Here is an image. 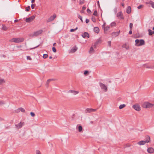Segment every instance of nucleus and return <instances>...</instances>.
Listing matches in <instances>:
<instances>
[{
	"label": "nucleus",
	"instance_id": "1",
	"mask_svg": "<svg viewBox=\"0 0 154 154\" xmlns=\"http://www.w3.org/2000/svg\"><path fill=\"white\" fill-rule=\"evenodd\" d=\"M24 39L22 38H13L10 41L11 42H14L15 43H19L23 42L24 41Z\"/></svg>",
	"mask_w": 154,
	"mask_h": 154
},
{
	"label": "nucleus",
	"instance_id": "2",
	"mask_svg": "<svg viewBox=\"0 0 154 154\" xmlns=\"http://www.w3.org/2000/svg\"><path fill=\"white\" fill-rule=\"evenodd\" d=\"M154 105L153 104H152L148 102H145L142 105V106L145 108H148L153 107Z\"/></svg>",
	"mask_w": 154,
	"mask_h": 154
},
{
	"label": "nucleus",
	"instance_id": "3",
	"mask_svg": "<svg viewBox=\"0 0 154 154\" xmlns=\"http://www.w3.org/2000/svg\"><path fill=\"white\" fill-rule=\"evenodd\" d=\"M43 30L42 29L39 30L36 32H34L30 36L33 37L35 36H37L41 34L42 33Z\"/></svg>",
	"mask_w": 154,
	"mask_h": 154
},
{
	"label": "nucleus",
	"instance_id": "4",
	"mask_svg": "<svg viewBox=\"0 0 154 154\" xmlns=\"http://www.w3.org/2000/svg\"><path fill=\"white\" fill-rule=\"evenodd\" d=\"M99 85L101 89L103 90L105 92L107 91V88L106 85L101 82L99 83Z\"/></svg>",
	"mask_w": 154,
	"mask_h": 154
},
{
	"label": "nucleus",
	"instance_id": "5",
	"mask_svg": "<svg viewBox=\"0 0 154 154\" xmlns=\"http://www.w3.org/2000/svg\"><path fill=\"white\" fill-rule=\"evenodd\" d=\"M35 16L32 15L30 17L26 18V19L25 21L26 23H30L35 18Z\"/></svg>",
	"mask_w": 154,
	"mask_h": 154
},
{
	"label": "nucleus",
	"instance_id": "6",
	"mask_svg": "<svg viewBox=\"0 0 154 154\" xmlns=\"http://www.w3.org/2000/svg\"><path fill=\"white\" fill-rule=\"evenodd\" d=\"M116 16L118 18L120 19L123 20L124 19V17L121 11L118 12Z\"/></svg>",
	"mask_w": 154,
	"mask_h": 154
},
{
	"label": "nucleus",
	"instance_id": "7",
	"mask_svg": "<svg viewBox=\"0 0 154 154\" xmlns=\"http://www.w3.org/2000/svg\"><path fill=\"white\" fill-rule=\"evenodd\" d=\"M96 109H93L92 108H87L85 110V112L86 113H91L92 112L96 111L97 110Z\"/></svg>",
	"mask_w": 154,
	"mask_h": 154
},
{
	"label": "nucleus",
	"instance_id": "8",
	"mask_svg": "<svg viewBox=\"0 0 154 154\" xmlns=\"http://www.w3.org/2000/svg\"><path fill=\"white\" fill-rule=\"evenodd\" d=\"M56 17V15L54 14L53 16H51L47 20V22H50L53 20Z\"/></svg>",
	"mask_w": 154,
	"mask_h": 154
},
{
	"label": "nucleus",
	"instance_id": "9",
	"mask_svg": "<svg viewBox=\"0 0 154 154\" xmlns=\"http://www.w3.org/2000/svg\"><path fill=\"white\" fill-rule=\"evenodd\" d=\"M132 107L133 109L137 111H139L140 110V107L138 104H135L133 105Z\"/></svg>",
	"mask_w": 154,
	"mask_h": 154
},
{
	"label": "nucleus",
	"instance_id": "10",
	"mask_svg": "<svg viewBox=\"0 0 154 154\" xmlns=\"http://www.w3.org/2000/svg\"><path fill=\"white\" fill-rule=\"evenodd\" d=\"M24 124V123L23 122H21L18 124L16 125L15 126L18 129H19L21 128Z\"/></svg>",
	"mask_w": 154,
	"mask_h": 154
},
{
	"label": "nucleus",
	"instance_id": "11",
	"mask_svg": "<svg viewBox=\"0 0 154 154\" xmlns=\"http://www.w3.org/2000/svg\"><path fill=\"white\" fill-rule=\"evenodd\" d=\"M105 23L103 25H102V28L103 29H104V31L105 33H106V31H108L109 29L110 28V26H105Z\"/></svg>",
	"mask_w": 154,
	"mask_h": 154
},
{
	"label": "nucleus",
	"instance_id": "12",
	"mask_svg": "<svg viewBox=\"0 0 154 154\" xmlns=\"http://www.w3.org/2000/svg\"><path fill=\"white\" fill-rule=\"evenodd\" d=\"M148 142L149 141H145L142 140V141L138 142L137 143V144L140 145H144L146 143H148Z\"/></svg>",
	"mask_w": 154,
	"mask_h": 154
},
{
	"label": "nucleus",
	"instance_id": "13",
	"mask_svg": "<svg viewBox=\"0 0 154 154\" xmlns=\"http://www.w3.org/2000/svg\"><path fill=\"white\" fill-rule=\"evenodd\" d=\"M147 152L149 153H152L154 152V149L152 147H149L147 149Z\"/></svg>",
	"mask_w": 154,
	"mask_h": 154
},
{
	"label": "nucleus",
	"instance_id": "14",
	"mask_svg": "<svg viewBox=\"0 0 154 154\" xmlns=\"http://www.w3.org/2000/svg\"><path fill=\"white\" fill-rule=\"evenodd\" d=\"M68 93H73L74 95H76L79 93V92L75 90H70L68 91Z\"/></svg>",
	"mask_w": 154,
	"mask_h": 154
},
{
	"label": "nucleus",
	"instance_id": "15",
	"mask_svg": "<svg viewBox=\"0 0 154 154\" xmlns=\"http://www.w3.org/2000/svg\"><path fill=\"white\" fill-rule=\"evenodd\" d=\"M139 44L137 45V46H140L143 45L145 44V42L143 40L140 39V43Z\"/></svg>",
	"mask_w": 154,
	"mask_h": 154
},
{
	"label": "nucleus",
	"instance_id": "16",
	"mask_svg": "<svg viewBox=\"0 0 154 154\" xmlns=\"http://www.w3.org/2000/svg\"><path fill=\"white\" fill-rule=\"evenodd\" d=\"M82 36L83 38H85L86 37H89V35L88 33L87 32H85L82 35Z\"/></svg>",
	"mask_w": 154,
	"mask_h": 154
},
{
	"label": "nucleus",
	"instance_id": "17",
	"mask_svg": "<svg viewBox=\"0 0 154 154\" xmlns=\"http://www.w3.org/2000/svg\"><path fill=\"white\" fill-rule=\"evenodd\" d=\"M119 33V32H113L112 34V36L116 37L117 36H118Z\"/></svg>",
	"mask_w": 154,
	"mask_h": 154
},
{
	"label": "nucleus",
	"instance_id": "18",
	"mask_svg": "<svg viewBox=\"0 0 154 154\" xmlns=\"http://www.w3.org/2000/svg\"><path fill=\"white\" fill-rule=\"evenodd\" d=\"M20 111H21V112H25V110L23 108L20 107L17 109L16 110V112H19Z\"/></svg>",
	"mask_w": 154,
	"mask_h": 154
},
{
	"label": "nucleus",
	"instance_id": "19",
	"mask_svg": "<svg viewBox=\"0 0 154 154\" xmlns=\"http://www.w3.org/2000/svg\"><path fill=\"white\" fill-rule=\"evenodd\" d=\"M78 127V131L79 132H81L83 129L82 127L80 125H78L76 126V128Z\"/></svg>",
	"mask_w": 154,
	"mask_h": 154
},
{
	"label": "nucleus",
	"instance_id": "20",
	"mask_svg": "<svg viewBox=\"0 0 154 154\" xmlns=\"http://www.w3.org/2000/svg\"><path fill=\"white\" fill-rule=\"evenodd\" d=\"M131 12V8L130 6H128L127 8L126 12L127 13L129 14Z\"/></svg>",
	"mask_w": 154,
	"mask_h": 154
},
{
	"label": "nucleus",
	"instance_id": "21",
	"mask_svg": "<svg viewBox=\"0 0 154 154\" xmlns=\"http://www.w3.org/2000/svg\"><path fill=\"white\" fill-rule=\"evenodd\" d=\"M123 48H124L127 50H128L129 49V46L127 44H125L122 45V46Z\"/></svg>",
	"mask_w": 154,
	"mask_h": 154
},
{
	"label": "nucleus",
	"instance_id": "22",
	"mask_svg": "<svg viewBox=\"0 0 154 154\" xmlns=\"http://www.w3.org/2000/svg\"><path fill=\"white\" fill-rule=\"evenodd\" d=\"M94 30L95 32L98 33L99 32V29L98 27H96L94 28Z\"/></svg>",
	"mask_w": 154,
	"mask_h": 154
},
{
	"label": "nucleus",
	"instance_id": "23",
	"mask_svg": "<svg viewBox=\"0 0 154 154\" xmlns=\"http://www.w3.org/2000/svg\"><path fill=\"white\" fill-rule=\"evenodd\" d=\"M146 140H145V141H148V143H149L150 142V137L148 135H146Z\"/></svg>",
	"mask_w": 154,
	"mask_h": 154
},
{
	"label": "nucleus",
	"instance_id": "24",
	"mask_svg": "<svg viewBox=\"0 0 154 154\" xmlns=\"http://www.w3.org/2000/svg\"><path fill=\"white\" fill-rule=\"evenodd\" d=\"M5 83V80L3 79H0V85H2L3 84Z\"/></svg>",
	"mask_w": 154,
	"mask_h": 154
},
{
	"label": "nucleus",
	"instance_id": "25",
	"mask_svg": "<svg viewBox=\"0 0 154 154\" xmlns=\"http://www.w3.org/2000/svg\"><path fill=\"white\" fill-rule=\"evenodd\" d=\"M149 32V35H151L153 34H154V31H152L150 29L148 30Z\"/></svg>",
	"mask_w": 154,
	"mask_h": 154
},
{
	"label": "nucleus",
	"instance_id": "26",
	"mask_svg": "<svg viewBox=\"0 0 154 154\" xmlns=\"http://www.w3.org/2000/svg\"><path fill=\"white\" fill-rule=\"evenodd\" d=\"M146 4H150L151 5L152 8L153 7V6L154 5V2H153L152 1H150L149 2H146Z\"/></svg>",
	"mask_w": 154,
	"mask_h": 154
},
{
	"label": "nucleus",
	"instance_id": "27",
	"mask_svg": "<svg viewBox=\"0 0 154 154\" xmlns=\"http://www.w3.org/2000/svg\"><path fill=\"white\" fill-rule=\"evenodd\" d=\"M77 48L76 47L74 48H73L71 50V52L73 53L75 52L77 50Z\"/></svg>",
	"mask_w": 154,
	"mask_h": 154
},
{
	"label": "nucleus",
	"instance_id": "28",
	"mask_svg": "<svg viewBox=\"0 0 154 154\" xmlns=\"http://www.w3.org/2000/svg\"><path fill=\"white\" fill-rule=\"evenodd\" d=\"M2 29L5 31H6L7 30L8 28L5 25H2Z\"/></svg>",
	"mask_w": 154,
	"mask_h": 154
},
{
	"label": "nucleus",
	"instance_id": "29",
	"mask_svg": "<svg viewBox=\"0 0 154 154\" xmlns=\"http://www.w3.org/2000/svg\"><path fill=\"white\" fill-rule=\"evenodd\" d=\"M126 106V105L125 104H122L120 105L119 106V109H121L125 107Z\"/></svg>",
	"mask_w": 154,
	"mask_h": 154
},
{
	"label": "nucleus",
	"instance_id": "30",
	"mask_svg": "<svg viewBox=\"0 0 154 154\" xmlns=\"http://www.w3.org/2000/svg\"><path fill=\"white\" fill-rule=\"evenodd\" d=\"M54 80V79H49L46 82V84H47V86H48V85L50 81H53V80Z\"/></svg>",
	"mask_w": 154,
	"mask_h": 154
},
{
	"label": "nucleus",
	"instance_id": "31",
	"mask_svg": "<svg viewBox=\"0 0 154 154\" xmlns=\"http://www.w3.org/2000/svg\"><path fill=\"white\" fill-rule=\"evenodd\" d=\"M94 51V49L92 47H91L90 48V49L89 51V53H93Z\"/></svg>",
	"mask_w": 154,
	"mask_h": 154
},
{
	"label": "nucleus",
	"instance_id": "32",
	"mask_svg": "<svg viewBox=\"0 0 154 154\" xmlns=\"http://www.w3.org/2000/svg\"><path fill=\"white\" fill-rule=\"evenodd\" d=\"M135 42L136 43V45L138 44H139V43H140V40L138 39H137L135 41Z\"/></svg>",
	"mask_w": 154,
	"mask_h": 154
},
{
	"label": "nucleus",
	"instance_id": "33",
	"mask_svg": "<svg viewBox=\"0 0 154 154\" xmlns=\"http://www.w3.org/2000/svg\"><path fill=\"white\" fill-rule=\"evenodd\" d=\"M48 57V55L47 54H43V57L44 59H46Z\"/></svg>",
	"mask_w": 154,
	"mask_h": 154
},
{
	"label": "nucleus",
	"instance_id": "34",
	"mask_svg": "<svg viewBox=\"0 0 154 154\" xmlns=\"http://www.w3.org/2000/svg\"><path fill=\"white\" fill-rule=\"evenodd\" d=\"M133 26V24L132 23H130L129 27L130 29H132V27Z\"/></svg>",
	"mask_w": 154,
	"mask_h": 154
},
{
	"label": "nucleus",
	"instance_id": "35",
	"mask_svg": "<svg viewBox=\"0 0 154 154\" xmlns=\"http://www.w3.org/2000/svg\"><path fill=\"white\" fill-rule=\"evenodd\" d=\"M30 8V6H29L27 7L26 8L25 11H29Z\"/></svg>",
	"mask_w": 154,
	"mask_h": 154
},
{
	"label": "nucleus",
	"instance_id": "36",
	"mask_svg": "<svg viewBox=\"0 0 154 154\" xmlns=\"http://www.w3.org/2000/svg\"><path fill=\"white\" fill-rule=\"evenodd\" d=\"M116 23L114 22H113L111 23L110 26L111 27H112L114 26H116Z\"/></svg>",
	"mask_w": 154,
	"mask_h": 154
},
{
	"label": "nucleus",
	"instance_id": "37",
	"mask_svg": "<svg viewBox=\"0 0 154 154\" xmlns=\"http://www.w3.org/2000/svg\"><path fill=\"white\" fill-rule=\"evenodd\" d=\"M5 103V102L3 101L0 100V105L4 104Z\"/></svg>",
	"mask_w": 154,
	"mask_h": 154
},
{
	"label": "nucleus",
	"instance_id": "38",
	"mask_svg": "<svg viewBox=\"0 0 154 154\" xmlns=\"http://www.w3.org/2000/svg\"><path fill=\"white\" fill-rule=\"evenodd\" d=\"M78 29V27H76L75 29H71L70 30V32H73L74 31H75L77 30Z\"/></svg>",
	"mask_w": 154,
	"mask_h": 154
},
{
	"label": "nucleus",
	"instance_id": "39",
	"mask_svg": "<svg viewBox=\"0 0 154 154\" xmlns=\"http://www.w3.org/2000/svg\"><path fill=\"white\" fill-rule=\"evenodd\" d=\"M92 20L95 23L96 22V19L94 17H92Z\"/></svg>",
	"mask_w": 154,
	"mask_h": 154
},
{
	"label": "nucleus",
	"instance_id": "40",
	"mask_svg": "<svg viewBox=\"0 0 154 154\" xmlns=\"http://www.w3.org/2000/svg\"><path fill=\"white\" fill-rule=\"evenodd\" d=\"M36 154H41V152L38 150H36Z\"/></svg>",
	"mask_w": 154,
	"mask_h": 154
},
{
	"label": "nucleus",
	"instance_id": "41",
	"mask_svg": "<svg viewBox=\"0 0 154 154\" xmlns=\"http://www.w3.org/2000/svg\"><path fill=\"white\" fill-rule=\"evenodd\" d=\"M93 15L94 16H97V11L96 10L94 11Z\"/></svg>",
	"mask_w": 154,
	"mask_h": 154
},
{
	"label": "nucleus",
	"instance_id": "42",
	"mask_svg": "<svg viewBox=\"0 0 154 154\" xmlns=\"http://www.w3.org/2000/svg\"><path fill=\"white\" fill-rule=\"evenodd\" d=\"M53 51L55 53L56 52V48L54 47H53L52 48Z\"/></svg>",
	"mask_w": 154,
	"mask_h": 154
},
{
	"label": "nucleus",
	"instance_id": "43",
	"mask_svg": "<svg viewBox=\"0 0 154 154\" xmlns=\"http://www.w3.org/2000/svg\"><path fill=\"white\" fill-rule=\"evenodd\" d=\"M78 17L80 20L82 22H83V20L82 19V17L80 15H79Z\"/></svg>",
	"mask_w": 154,
	"mask_h": 154
},
{
	"label": "nucleus",
	"instance_id": "44",
	"mask_svg": "<svg viewBox=\"0 0 154 154\" xmlns=\"http://www.w3.org/2000/svg\"><path fill=\"white\" fill-rule=\"evenodd\" d=\"M87 12L88 14H91V10L89 9H87Z\"/></svg>",
	"mask_w": 154,
	"mask_h": 154
},
{
	"label": "nucleus",
	"instance_id": "45",
	"mask_svg": "<svg viewBox=\"0 0 154 154\" xmlns=\"http://www.w3.org/2000/svg\"><path fill=\"white\" fill-rule=\"evenodd\" d=\"M84 3V0H80V4H83Z\"/></svg>",
	"mask_w": 154,
	"mask_h": 154
},
{
	"label": "nucleus",
	"instance_id": "46",
	"mask_svg": "<svg viewBox=\"0 0 154 154\" xmlns=\"http://www.w3.org/2000/svg\"><path fill=\"white\" fill-rule=\"evenodd\" d=\"M30 115H31V116L32 117H34L35 116V114L33 112H31Z\"/></svg>",
	"mask_w": 154,
	"mask_h": 154
},
{
	"label": "nucleus",
	"instance_id": "47",
	"mask_svg": "<svg viewBox=\"0 0 154 154\" xmlns=\"http://www.w3.org/2000/svg\"><path fill=\"white\" fill-rule=\"evenodd\" d=\"M143 5H140L137 7V8L138 9H141V8H142L143 7Z\"/></svg>",
	"mask_w": 154,
	"mask_h": 154
},
{
	"label": "nucleus",
	"instance_id": "48",
	"mask_svg": "<svg viewBox=\"0 0 154 154\" xmlns=\"http://www.w3.org/2000/svg\"><path fill=\"white\" fill-rule=\"evenodd\" d=\"M26 57L27 60H32V58L29 56H27Z\"/></svg>",
	"mask_w": 154,
	"mask_h": 154
},
{
	"label": "nucleus",
	"instance_id": "49",
	"mask_svg": "<svg viewBox=\"0 0 154 154\" xmlns=\"http://www.w3.org/2000/svg\"><path fill=\"white\" fill-rule=\"evenodd\" d=\"M35 6V4H32L31 5V6L32 8V9H33L34 8Z\"/></svg>",
	"mask_w": 154,
	"mask_h": 154
},
{
	"label": "nucleus",
	"instance_id": "50",
	"mask_svg": "<svg viewBox=\"0 0 154 154\" xmlns=\"http://www.w3.org/2000/svg\"><path fill=\"white\" fill-rule=\"evenodd\" d=\"M108 45L109 46H110L111 44V42L110 41H109L108 42Z\"/></svg>",
	"mask_w": 154,
	"mask_h": 154
},
{
	"label": "nucleus",
	"instance_id": "51",
	"mask_svg": "<svg viewBox=\"0 0 154 154\" xmlns=\"http://www.w3.org/2000/svg\"><path fill=\"white\" fill-rule=\"evenodd\" d=\"M88 73H89V72L88 71H85L84 74L85 75H86Z\"/></svg>",
	"mask_w": 154,
	"mask_h": 154
},
{
	"label": "nucleus",
	"instance_id": "52",
	"mask_svg": "<svg viewBox=\"0 0 154 154\" xmlns=\"http://www.w3.org/2000/svg\"><path fill=\"white\" fill-rule=\"evenodd\" d=\"M85 22H86V23H88L89 22V20L88 19H86V20H85Z\"/></svg>",
	"mask_w": 154,
	"mask_h": 154
},
{
	"label": "nucleus",
	"instance_id": "53",
	"mask_svg": "<svg viewBox=\"0 0 154 154\" xmlns=\"http://www.w3.org/2000/svg\"><path fill=\"white\" fill-rule=\"evenodd\" d=\"M132 29H130V30L129 32V34L131 35L132 34Z\"/></svg>",
	"mask_w": 154,
	"mask_h": 154
},
{
	"label": "nucleus",
	"instance_id": "54",
	"mask_svg": "<svg viewBox=\"0 0 154 154\" xmlns=\"http://www.w3.org/2000/svg\"><path fill=\"white\" fill-rule=\"evenodd\" d=\"M96 43L97 44H98L100 43V41H97Z\"/></svg>",
	"mask_w": 154,
	"mask_h": 154
},
{
	"label": "nucleus",
	"instance_id": "55",
	"mask_svg": "<svg viewBox=\"0 0 154 154\" xmlns=\"http://www.w3.org/2000/svg\"><path fill=\"white\" fill-rule=\"evenodd\" d=\"M82 9L83 10H85L86 9V7L83 6Z\"/></svg>",
	"mask_w": 154,
	"mask_h": 154
},
{
	"label": "nucleus",
	"instance_id": "56",
	"mask_svg": "<svg viewBox=\"0 0 154 154\" xmlns=\"http://www.w3.org/2000/svg\"><path fill=\"white\" fill-rule=\"evenodd\" d=\"M97 44L96 43H95L94 44V46H95V48L96 47V46L97 45Z\"/></svg>",
	"mask_w": 154,
	"mask_h": 154
},
{
	"label": "nucleus",
	"instance_id": "57",
	"mask_svg": "<svg viewBox=\"0 0 154 154\" xmlns=\"http://www.w3.org/2000/svg\"><path fill=\"white\" fill-rule=\"evenodd\" d=\"M97 44L96 43H95L94 44V46H95V48L96 47V46L97 45Z\"/></svg>",
	"mask_w": 154,
	"mask_h": 154
},
{
	"label": "nucleus",
	"instance_id": "58",
	"mask_svg": "<svg viewBox=\"0 0 154 154\" xmlns=\"http://www.w3.org/2000/svg\"><path fill=\"white\" fill-rule=\"evenodd\" d=\"M97 5H98V6L100 7V4H99V1H98L97 2Z\"/></svg>",
	"mask_w": 154,
	"mask_h": 154
},
{
	"label": "nucleus",
	"instance_id": "59",
	"mask_svg": "<svg viewBox=\"0 0 154 154\" xmlns=\"http://www.w3.org/2000/svg\"><path fill=\"white\" fill-rule=\"evenodd\" d=\"M18 21H19V20H17V19L15 20H14V22H18Z\"/></svg>",
	"mask_w": 154,
	"mask_h": 154
},
{
	"label": "nucleus",
	"instance_id": "60",
	"mask_svg": "<svg viewBox=\"0 0 154 154\" xmlns=\"http://www.w3.org/2000/svg\"><path fill=\"white\" fill-rule=\"evenodd\" d=\"M35 1V0H32L31 2L32 3H33Z\"/></svg>",
	"mask_w": 154,
	"mask_h": 154
},
{
	"label": "nucleus",
	"instance_id": "61",
	"mask_svg": "<svg viewBox=\"0 0 154 154\" xmlns=\"http://www.w3.org/2000/svg\"><path fill=\"white\" fill-rule=\"evenodd\" d=\"M121 5H122V7H124L125 5H124V3H122V4H121Z\"/></svg>",
	"mask_w": 154,
	"mask_h": 154
},
{
	"label": "nucleus",
	"instance_id": "62",
	"mask_svg": "<svg viewBox=\"0 0 154 154\" xmlns=\"http://www.w3.org/2000/svg\"><path fill=\"white\" fill-rule=\"evenodd\" d=\"M56 43H54L53 44V46H56Z\"/></svg>",
	"mask_w": 154,
	"mask_h": 154
},
{
	"label": "nucleus",
	"instance_id": "63",
	"mask_svg": "<svg viewBox=\"0 0 154 154\" xmlns=\"http://www.w3.org/2000/svg\"><path fill=\"white\" fill-rule=\"evenodd\" d=\"M39 45H37V46H36V47H34V48H37V47H38L39 46Z\"/></svg>",
	"mask_w": 154,
	"mask_h": 154
},
{
	"label": "nucleus",
	"instance_id": "64",
	"mask_svg": "<svg viewBox=\"0 0 154 154\" xmlns=\"http://www.w3.org/2000/svg\"><path fill=\"white\" fill-rule=\"evenodd\" d=\"M49 59H52V56H50V57H49Z\"/></svg>",
	"mask_w": 154,
	"mask_h": 154
}]
</instances>
